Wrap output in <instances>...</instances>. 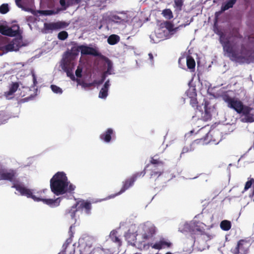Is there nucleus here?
Returning <instances> with one entry per match:
<instances>
[{
	"label": "nucleus",
	"instance_id": "f257e3e1",
	"mask_svg": "<svg viewBox=\"0 0 254 254\" xmlns=\"http://www.w3.org/2000/svg\"><path fill=\"white\" fill-rule=\"evenodd\" d=\"M219 41L221 44L225 55L232 61L237 63H244L246 60L247 50L244 44L241 45L240 49L236 44L232 45L229 40L225 39L223 33L220 35Z\"/></svg>",
	"mask_w": 254,
	"mask_h": 254
},
{
	"label": "nucleus",
	"instance_id": "f03ea898",
	"mask_svg": "<svg viewBox=\"0 0 254 254\" xmlns=\"http://www.w3.org/2000/svg\"><path fill=\"white\" fill-rule=\"evenodd\" d=\"M50 188L55 194L60 195L66 192L74 193L75 186L69 183L64 172H58L50 180Z\"/></svg>",
	"mask_w": 254,
	"mask_h": 254
},
{
	"label": "nucleus",
	"instance_id": "7ed1b4c3",
	"mask_svg": "<svg viewBox=\"0 0 254 254\" xmlns=\"http://www.w3.org/2000/svg\"><path fill=\"white\" fill-rule=\"evenodd\" d=\"M17 172L14 169H2L0 170V180L8 181L12 183L11 188L15 189L20 193L25 190L24 185L19 179H16Z\"/></svg>",
	"mask_w": 254,
	"mask_h": 254
},
{
	"label": "nucleus",
	"instance_id": "20e7f679",
	"mask_svg": "<svg viewBox=\"0 0 254 254\" xmlns=\"http://www.w3.org/2000/svg\"><path fill=\"white\" fill-rule=\"evenodd\" d=\"M93 239L89 236L80 238L78 240V249L80 254H103L102 248H97L92 249Z\"/></svg>",
	"mask_w": 254,
	"mask_h": 254
},
{
	"label": "nucleus",
	"instance_id": "39448f33",
	"mask_svg": "<svg viewBox=\"0 0 254 254\" xmlns=\"http://www.w3.org/2000/svg\"><path fill=\"white\" fill-rule=\"evenodd\" d=\"M149 166V164L147 165L143 171L139 172H136L130 177L126 179L122 182V187L121 190L118 192L109 196L108 198H114L115 196L123 193L129 188L131 187L137 178L144 176L146 174V169Z\"/></svg>",
	"mask_w": 254,
	"mask_h": 254
},
{
	"label": "nucleus",
	"instance_id": "423d86ee",
	"mask_svg": "<svg viewBox=\"0 0 254 254\" xmlns=\"http://www.w3.org/2000/svg\"><path fill=\"white\" fill-rule=\"evenodd\" d=\"M223 100L227 104V106L234 110L237 113L241 114L245 105L240 100L230 97L227 94L222 95Z\"/></svg>",
	"mask_w": 254,
	"mask_h": 254
},
{
	"label": "nucleus",
	"instance_id": "0eeeda50",
	"mask_svg": "<svg viewBox=\"0 0 254 254\" xmlns=\"http://www.w3.org/2000/svg\"><path fill=\"white\" fill-rule=\"evenodd\" d=\"M24 189L26 190H23V192L22 191L20 192V194L21 195L26 196L28 198H31L34 201H42V200H37L39 199L45 198L46 197V195H45V193L46 191H48L47 189H44L40 191H38L35 192V194H33V192L31 190L27 189L25 186L24 187Z\"/></svg>",
	"mask_w": 254,
	"mask_h": 254
},
{
	"label": "nucleus",
	"instance_id": "6e6552de",
	"mask_svg": "<svg viewBox=\"0 0 254 254\" xmlns=\"http://www.w3.org/2000/svg\"><path fill=\"white\" fill-rule=\"evenodd\" d=\"M250 246V240L242 239L238 241L237 246L231 251L233 254H247Z\"/></svg>",
	"mask_w": 254,
	"mask_h": 254
},
{
	"label": "nucleus",
	"instance_id": "1a4fd4ad",
	"mask_svg": "<svg viewBox=\"0 0 254 254\" xmlns=\"http://www.w3.org/2000/svg\"><path fill=\"white\" fill-rule=\"evenodd\" d=\"M22 46V37H16L13 39L8 44L3 46L2 49L5 52L18 51Z\"/></svg>",
	"mask_w": 254,
	"mask_h": 254
},
{
	"label": "nucleus",
	"instance_id": "9d476101",
	"mask_svg": "<svg viewBox=\"0 0 254 254\" xmlns=\"http://www.w3.org/2000/svg\"><path fill=\"white\" fill-rule=\"evenodd\" d=\"M221 140V135L218 131H210L205 135L203 141L205 143L217 144Z\"/></svg>",
	"mask_w": 254,
	"mask_h": 254
},
{
	"label": "nucleus",
	"instance_id": "9b49d317",
	"mask_svg": "<svg viewBox=\"0 0 254 254\" xmlns=\"http://www.w3.org/2000/svg\"><path fill=\"white\" fill-rule=\"evenodd\" d=\"M244 116L242 121L245 123H253L254 122V109L248 106H245L241 114Z\"/></svg>",
	"mask_w": 254,
	"mask_h": 254
},
{
	"label": "nucleus",
	"instance_id": "f8f14e48",
	"mask_svg": "<svg viewBox=\"0 0 254 254\" xmlns=\"http://www.w3.org/2000/svg\"><path fill=\"white\" fill-rule=\"evenodd\" d=\"M75 207H77L79 211L83 212L86 215L91 214L92 206L89 201L84 200H79L76 202Z\"/></svg>",
	"mask_w": 254,
	"mask_h": 254
},
{
	"label": "nucleus",
	"instance_id": "ddd939ff",
	"mask_svg": "<svg viewBox=\"0 0 254 254\" xmlns=\"http://www.w3.org/2000/svg\"><path fill=\"white\" fill-rule=\"evenodd\" d=\"M68 24L65 21H59L56 22L45 23L44 26L46 30L53 31L65 28Z\"/></svg>",
	"mask_w": 254,
	"mask_h": 254
},
{
	"label": "nucleus",
	"instance_id": "4468645a",
	"mask_svg": "<svg viewBox=\"0 0 254 254\" xmlns=\"http://www.w3.org/2000/svg\"><path fill=\"white\" fill-rule=\"evenodd\" d=\"M19 27L16 30H13L11 28L7 26L0 25V33L3 35L8 36L10 37H13L17 35L19 33Z\"/></svg>",
	"mask_w": 254,
	"mask_h": 254
},
{
	"label": "nucleus",
	"instance_id": "2eb2a0df",
	"mask_svg": "<svg viewBox=\"0 0 254 254\" xmlns=\"http://www.w3.org/2000/svg\"><path fill=\"white\" fill-rule=\"evenodd\" d=\"M150 246L152 248L156 250H161L165 248H169L171 246V243L167 241L164 238L161 239L159 241L155 244H151Z\"/></svg>",
	"mask_w": 254,
	"mask_h": 254
},
{
	"label": "nucleus",
	"instance_id": "dca6fc26",
	"mask_svg": "<svg viewBox=\"0 0 254 254\" xmlns=\"http://www.w3.org/2000/svg\"><path fill=\"white\" fill-rule=\"evenodd\" d=\"M81 54L83 55H92L94 56H98L99 54L98 52L94 48L89 47L85 45H80Z\"/></svg>",
	"mask_w": 254,
	"mask_h": 254
},
{
	"label": "nucleus",
	"instance_id": "f3484780",
	"mask_svg": "<svg viewBox=\"0 0 254 254\" xmlns=\"http://www.w3.org/2000/svg\"><path fill=\"white\" fill-rule=\"evenodd\" d=\"M115 135L114 130L111 128H108L105 132L100 135V138L103 141L109 143L111 141L112 136Z\"/></svg>",
	"mask_w": 254,
	"mask_h": 254
},
{
	"label": "nucleus",
	"instance_id": "a211bd4d",
	"mask_svg": "<svg viewBox=\"0 0 254 254\" xmlns=\"http://www.w3.org/2000/svg\"><path fill=\"white\" fill-rule=\"evenodd\" d=\"M209 104L208 101H204V112L201 113V118L204 121H207L211 119V108L208 107Z\"/></svg>",
	"mask_w": 254,
	"mask_h": 254
},
{
	"label": "nucleus",
	"instance_id": "6ab92c4d",
	"mask_svg": "<svg viewBox=\"0 0 254 254\" xmlns=\"http://www.w3.org/2000/svg\"><path fill=\"white\" fill-rule=\"evenodd\" d=\"M38 200H42V201L47 204L49 205L51 207H57L60 205L61 197H58L56 199H52V198H41Z\"/></svg>",
	"mask_w": 254,
	"mask_h": 254
},
{
	"label": "nucleus",
	"instance_id": "aec40b11",
	"mask_svg": "<svg viewBox=\"0 0 254 254\" xmlns=\"http://www.w3.org/2000/svg\"><path fill=\"white\" fill-rule=\"evenodd\" d=\"M163 173V168L156 167V166H153L151 169V172L150 174V178H158Z\"/></svg>",
	"mask_w": 254,
	"mask_h": 254
},
{
	"label": "nucleus",
	"instance_id": "412c9836",
	"mask_svg": "<svg viewBox=\"0 0 254 254\" xmlns=\"http://www.w3.org/2000/svg\"><path fill=\"white\" fill-rule=\"evenodd\" d=\"M201 140H202V139H200V140H198V139L195 140L189 146H184L182 149V152L180 154V156L182 157V156L185 153H187L193 151L194 148L193 147V146L195 143H198V142H199Z\"/></svg>",
	"mask_w": 254,
	"mask_h": 254
},
{
	"label": "nucleus",
	"instance_id": "4be33fe9",
	"mask_svg": "<svg viewBox=\"0 0 254 254\" xmlns=\"http://www.w3.org/2000/svg\"><path fill=\"white\" fill-rule=\"evenodd\" d=\"M63 69L64 71L66 72V75L68 77H69L70 78L72 81L77 80V79H76L72 72V67H71L69 65L67 64L66 63L64 64L63 66Z\"/></svg>",
	"mask_w": 254,
	"mask_h": 254
},
{
	"label": "nucleus",
	"instance_id": "5701e85b",
	"mask_svg": "<svg viewBox=\"0 0 254 254\" xmlns=\"http://www.w3.org/2000/svg\"><path fill=\"white\" fill-rule=\"evenodd\" d=\"M117 231L116 230H113L110 232V238L111 240L116 243L118 246L122 245V241L117 236Z\"/></svg>",
	"mask_w": 254,
	"mask_h": 254
},
{
	"label": "nucleus",
	"instance_id": "b1692460",
	"mask_svg": "<svg viewBox=\"0 0 254 254\" xmlns=\"http://www.w3.org/2000/svg\"><path fill=\"white\" fill-rule=\"evenodd\" d=\"M186 63L188 68L191 71H194L195 66V62L192 57L190 56H187Z\"/></svg>",
	"mask_w": 254,
	"mask_h": 254
},
{
	"label": "nucleus",
	"instance_id": "393cba45",
	"mask_svg": "<svg viewBox=\"0 0 254 254\" xmlns=\"http://www.w3.org/2000/svg\"><path fill=\"white\" fill-rule=\"evenodd\" d=\"M237 0H228L221 7V11H224L230 8H232L236 2Z\"/></svg>",
	"mask_w": 254,
	"mask_h": 254
},
{
	"label": "nucleus",
	"instance_id": "a878e982",
	"mask_svg": "<svg viewBox=\"0 0 254 254\" xmlns=\"http://www.w3.org/2000/svg\"><path fill=\"white\" fill-rule=\"evenodd\" d=\"M120 37L115 34L110 35L107 39V42L109 44L114 45L116 44L120 41Z\"/></svg>",
	"mask_w": 254,
	"mask_h": 254
},
{
	"label": "nucleus",
	"instance_id": "bb28decb",
	"mask_svg": "<svg viewBox=\"0 0 254 254\" xmlns=\"http://www.w3.org/2000/svg\"><path fill=\"white\" fill-rule=\"evenodd\" d=\"M71 45L73 46L71 48V53L74 56L78 55L79 52H81L80 46H77V43L72 42Z\"/></svg>",
	"mask_w": 254,
	"mask_h": 254
},
{
	"label": "nucleus",
	"instance_id": "cd10ccee",
	"mask_svg": "<svg viewBox=\"0 0 254 254\" xmlns=\"http://www.w3.org/2000/svg\"><path fill=\"white\" fill-rule=\"evenodd\" d=\"M220 227L224 231H228L231 228V222L228 220H223L220 223Z\"/></svg>",
	"mask_w": 254,
	"mask_h": 254
},
{
	"label": "nucleus",
	"instance_id": "c85d7f7f",
	"mask_svg": "<svg viewBox=\"0 0 254 254\" xmlns=\"http://www.w3.org/2000/svg\"><path fill=\"white\" fill-rule=\"evenodd\" d=\"M150 164L153 166H156V167L163 168L164 162L158 159L152 158L150 160Z\"/></svg>",
	"mask_w": 254,
	"mask_h": 254
},
{
	"label": "nucleus",
	"instance_id": "c756f323",
	"mask_svg": "<svg viewBox=\"0 0 254 254\" xmlns=\"http://www.w3.org/2000/svg\"><path fill=\"white\" fill-rule=\"evenodd\" d=\"M162 14L164 17L168 19H171L173 17V13L170 9L163 10Z\"/></svg>",
	"mask_w": 254,
	"mask_h": 254
},
{
	"label": "nucleus",
	"instance_id": "7c9ffc66",
	"mask_svg": "<svg viewBox=\"0 0 254 254\" xmlns=\"http://www.w3.org/2000/svg\"><path fill=\"white\" fill-rule=\"evenodd\" d=\"M75 204L72 206L69 210H68V213H69L71 218H74L75 217V213L79 210H77V207H75Z\"/></svg>",
	"mask_w": 254,
	"mask_h": 254
},
{
	"label": "nucleus",
	"instance_id": "2f4dec72",
	"mask_svg": "<svg viewBox=\"0 0 254 254\" xmlns=\"http://www.w3.org/2000/svg\"><path fill=\"white\" fill-rule=\"evenodd\" d=\"M190 104L192 107L195 108L196 109L200 111V110L199 109V108H200V107L198 105V102L196 97L192 98L191 99H190Z\"/></svg>",
	"mask_w": 254,
	"mask_h": 254
},
{
	"label": "nucleus",
	"instance_id": "473e14b6",
	"mask_svg": "<svg viewBox=\"0 0 254 254\" xmlns=\"http://www.w3.org/2000/svg\"><path fill=\"white\" fill-rule=\"evenodd\" d=\"M254 183V179L253 178H251L249 180H248L245 184L244 190L242 191V193H244L248 189H249L251 187L253 184Z\"/></svg>",
	"mask_w": 254,
	"mask_h": 254
},
{
	"label": "nucleus",
	"instance_id": "72a5a7b5",
	"mask_svg": "<svg viewBox=\"0 0 254 254\" xmlns=\"http://www.w3.org/2000/svg\"><path fill=\"white\" fill-rule=\"evenodd\" d=\"M111 20L112 21L115 23H123L124 22V20L120 16L117 15H112L111 17Z\"/></svg>",
	"mask_w": 254,
	"mask_h": 254
},
{
	"label": "nucleus",
	"instance_id": "f704fd0d",
	"mask_svg": "<svg viewBox=\"0 0 254 254\" xmlns=\"http://www.w3.org/2000/svg\"><path fill=\"white\" fill-rule=\"evenodd\" d=\"M108 90L102 87L99 93V97L102 99H105L108 96Z\"/></svg>",
	"mask_w": 254,
	"mask_h": 254
},
{
	"label": "nucleus",
	"instance_id": "c9c22d12",
	"mask_svg": "<svg viewBox=\"0 0 254 254\" xmlns=\"http://www.w3.org/2000/svg\"><path fill=\"white\" fill-rule=\"evenodd\" d=\"M19 87V84L18 82H12V83L10 84L9 86V89L12 91L13 93H15Z\"/></svg>",
	"mask_w": 254,
	"mask_h": 254
},
{
	"label": "nucleus",
	"instance_id": "e433bc0d",
	"mask_svg": "<svg viewBox=\"0 0 254 254\" xmlns=\"http://www.w3.org/2000/svg\"><path fill=\"white\" fill-rule=\"evenodd\" d=\"M68 35L66 31H63L59 33L58 38L61 40H64L67 38Z\"/></svg>",
	"mask_w": 254,
	"mask_h": 254
},
{
	"label": "nucleus",
	"instance_id": "4c0bfd02",
	"mask_svg": "<svg viewBox=\"0 0 254 254\" xmlns=\"http://www.w3.org/2000/svg\"><path fill=\"white\" fill-rule=\"evenodd\" d=\"M187 94L188 96L191 99L192 98H194L196 97V89L195 88H193L191 89H190L187 91Z\"/></svg>",
	"mask_w": 254,
	"mask_h": 254
},
{
	"label": "nucleus",
	"instance_id": "58836bf2",
	"mask_svg": "<svg viewBox=\"0 0 254 254\" xmlns=\"http://www.w3.org/2000/svg\"><path fill=\"white\" fill-rule=\"evenodd\" d=\"M9 11L8 5L7 4H2L0 6V13L5 14Z\"/></svg>",
	"mask_w": 254,
	"mask_h": 254
},
{
	"label": "nucleus",
	"instance_id": "ea45409f",
	"mask_svg": "<svg viewBox=\"0 0 254 254\" xmlns=\"http://www.w3.org/2000/svg\"><path fill=\"white\" fill-rule=\"evenodd\" d=\"M51 88L52 90L55 93L62 94L63 92L62 89L60 87L56 85H51Z\"/></svg>",
	"mask_w": 254,
	"mask_h": 254
},
{
	"label": "nucleus",
	"instance_id": "a19ab883",
	"mask_svg": "<svg viewBox=\"0 0 254 254\" xmlns=\"http://www.w3.org/2000/svg\"><path fill=\"white\" fill-rule=\"evenodd\" d=\"M175 7H176L179 10H181L184 4V0H174Z\"/></svg>",
	"mask_w": 254,
	"mask_h": 254
},
{
	"label": "nucleus",
	"instance_id": "79ce46f5",
	"mask_svg": "<svg viewBox=\"0 0 254 254\" xmlns=\"http://www.w3.org/2000/svg\"><path fill=\"white\" fill-rule=\"evenodd\" d=\"M14 94V93L9 89L8 91L4 92L3 95L6 99L10 100L13 98Z\"/></svg>",
	"mask_w": 254,
	"mask_h": 254
},
{
	"label": "nucleus",
	"instance_id": "37998d69",
	"mask_svg": "<svg viewBox=\"0 0 254 254\" xmlns=\"http://www.w3.org/2000/svg\"><path fill=\"white\" fill-rule=\"evenodd\" d=\"M106 63L107 65V70L106 71V73L110 74L111 73V71L113 67V64L112 62L108 59H107V60H106Z\"/></svg>",
	"mask_w": 254,
	"mask_h": 254
},
{
	"label": "nucleus",
	"instance_id": "c03bdc74",
	"mask_svg": "<svg viewBox=\"0 0 254 254\" xmlns=\"http://www.w3.org/2000/svg\"><path fill=\"white\" fill-rule=\"evenodd\" d=\"M39 13L45 15H51L56 13V12L53 10H41L39 11Z\"/></svg>",
	"mask_w": 254,
	"mask_h": 254
},
{
	"label": "nucleus",
	"instance_id": "a18cd8bd",
	"mask_svg": "<svg viewBox=\"0 0 254 254\" xmlns=\"http://www.w3.org/2000/svg\"><path fill=\"white\" fill-rule=\"evenodd\" d=\"M165 27L170 32L174 30V25L170 21H167L165 23Z\"/></svg>",
	"mask_w": 254,
	"mask_h": 254
},
{
	"label": "nucleus",
	"instance_id": "49530a36",
	"mask_svg": "<svg viewBox=\"0 0 254 254\" xmlns=\"http://www.w3.org/2000/svg\"><path fill=\"white\" fill-rule=\"evenodd\" d=\"M96 83H97V82L96 80H94V82H93L92 83H89L83 82L81 83V85L82 87H83L84 88H87V87H90L92 86H94L95 84Z\"/></svg>",
	"mask_w": 254,
	"mask_h": 254
},
{
	"label": "nucleus",
	"instance_id": "de8ad7c7",
	"mask_svg": "<svg viewBox=\"0 0 254 254\" xmlns=\"http://www.w3.org/2000/svg\"><path fill=\"white\" fill-rule=\"evenodd\" d=\"M72 242V238L69 237V238L67 239L65 242L63 246V251H65L66 249L67 248L68 245L70 244Z\"/></svg>",
	"mask_w": 254,
	"mask_h": 254
},
{
	"label": "nucleus",
	"instance_id": "09e8293b",
	"mask_svg": "<svg viewBox=\"0 0 254 254\" xmlns=\"http://www.w3.org/2000/svg\"><path fill=\"white\" fill-rule=\"evenodd\" d=\"M82 68L78 66L75 71V75L77 77L80 78L82 76Z\"/></svg>",
	"mask_w": 254,
	"mask_h": 254
},
{
	"label": "nucleus",
	"instance_id": "8fccbe9b",
	"mask_svg": "<svg viewBox=\"0 0 254 254\" xmlns=\"http://www.w3.org/2000/svg\"><path fill=\"white\" fill-rule=\"evenodd\" d=\"M147 234H150L151 236H152V237L153 236V235L155 234L156 231H155V229L154 227H149L148 230H147Z\"/></svg>",
	"mask_w": 254,
	"mask_h": 254
},
{
	"label": "nucleus",
	"instance_id": "3c124183",
	"mask_svg": "<svg viewBox=\"0 0 254 254\" xmlns=\"http://www.w3.org/2000/svg\"><path fill=\"white\" fill-rule=\"evenodd\" d=\"M21 0H15V3L16 5L19 7L22 8V9L25 10V11H28V9L24 7L20 3Z\"/></svg>",
	"mask_w": 254,
	"mask_h": 254
},
{
	"label": "nucleus",
	"instance_id": "603ef678",
	"mask_svg": "<svg viewBox=\"0 0 254 254\" xmlns=\"http://www.w3.org/2000/svg\"><path fill=\"white\" fill-rule=\"evenodd\" d=\"M110 86V80H109V79H108L104 83L103 87L109 90Z\"/></svg>",
	"mask_w": 254,
	"mask_h": 254
},
{
	"label": "nucleus",
	"instance_id": "864d4df0",
	"mask_svg": "<svg viewBox=\"0 0 254 254\" xmlns=\"http://www.w3.org/2000/svg\"><path fill=\"white\" fill-rule=\"evenodd\" d=\"M74 225H71V226H70V228H69V231H68V233H69V236H70V237H70V238H72V237H73V234H74V233L72 232V228H74Z\"/></svg>",
	"mask_w": 254,
	"mask_h": 254
},
{
	"label": "nucleus",
	"instance_id": "5fc2aeb1",
	"mask_svg": "<svg viewBox=\"0 0 254 254\" xmlns=\"http://www.w3.org/2000/svg\"><path fill=\"white\" fill-rule=\"evenodd\" d=\"M182 62H183V64H185V59L184 57H181V58H180L179 59V61H178V63H179L180 67L181 68H183V67L181 66V63H182Z\"/></svg>",
	"mask_w": 254,
	"mask_h": 254
},
{
	"label": "nucleus",
	"instance_id": "6e6d98bb",
	"mask_svg": "<svg viewBox=\"0 0 254 254\" xmlns=\"http://www.w3.org/2000/svg\"><path fill=\"white\" fill-rule=\"evenodd\" d=\"M105 79H106V75H105V73H104L102 75L101 80L98 83L97 82L96 84H102L105 81Z\"/></svg>",
	"mask_w": 254,
	"mask_h": 254
},
{
	"label": "nucleus",
	"instance_id": "4d7b16f0",
	"mask_svg": "<svg viewBox=\"0 0 254 254\" xmlns=\"http://www.w3.org/2000/svg\"><path fill=\"white\" fill-rule=\"evenodd\" d=\"M65 0H60V3L62 7H64V9H65L67 7L66 6Z\"/></svg>",
	"mask_w": 254,
	"mask_h": 254
},
{
	"label": "nucleus",
	"instance_id": "13d9d810",
	"mask_svg": "<svg viewBox=\"0 0 254 254\" xmlns=\"http://www.w3.org/2000/svg\"><path fill=\"white\" fill-rule=\"evenodd\" d=\"M151 237H152V236L147 233L143 235V238L145 240H148Z\"/></svg>",
	"mask_w": 254,
	"mask_h": 254
},
{
	"label": "nucleus",
	"instance_id": "bf43d9fd",
	"mask_svg": "<svg viewBox=\"0 0 254 254\" xmlns=\"http://www.w3.org/2000/svg\"><path fill=\"white\" fill-rule=\"evenodd\" d=\"M103 249V250H104V253H103V254H111V253H109V252H110V251H109V250H105V249Z\"/></svg>",
	"mask_w": 254,
	"mask_h": 254
},
{
	"label": "nucleus",
	"instance_id": "052dcab7",
	"mask_svg": "<svg viewBox=\"0 0 254 254\" xmlns=\"http://www.w3.org/2000/svg\"><path fill=\"white\" fill-rule=\"evenodd\" d=\"M33 79L34 84V85H35L36 83H37V81H36V77L34 74H33Z\"/></svg>",
	"mask_w": 254,
	"mask_h": 254
},
{
	"label": "nucleus",
	"instance_id": "680f3d73",
	"mask_svg": "<svg viewBox=\"0 0 254 254\" xmlns=\"http://www.w3.org/2000/svg\"><path fill=\"white\" fill-rule=\"evenodd\" d=\"M149 55V57L150 59L151 60H152V59H153V57L152 54H151V53H150V54H149V55Z\"/></svg>",
	"mask_w": 254,
	"mask_h": 254
},
{
	"label": "nucleus",
	"instance_id": "e2e57ef3",
	"mask_svg": "<svg viewBox=\"0 0 254 254\" xmlns=\"http://www.w3.org/2000/svg\"><path fill=\"white\" fill-rule=\"evenodd\" d=\"M58 254H65V251H62L61 252L59 253Z\"/></svg>",
	"mask_w": 254,
	"mask_h": 254
},
{
	"label": "nucleus",
	"instance_id": "0e129e2a",
	"mask_svg": "<svg viewBox=\"0 0 254 254\" xmlns=\"http://www.w3.org/2000/svg\"><path fill=\"white\" fill-rule=\"evenodd\" d=\"M75 0L77 3H78L81 1V0Z\"/></svg>",
	"mask_w": 254,
	"mask_h": 254
},
{
	"label": "nucleus",
	"instance_id": "69168bd1",
	"mask_svg": "<svg viewBox=\"0 0 254 254\" xmlns=\"http://www.w3.org/2000/svg\"><path fill=\"white\" fill-rule=\"evenodd\" d=\"M184 64H182V63H181V66L183 67V68H184V66H185Z\"/></svg>",
	"mask_w": 254,
	"mask_h": 254
},
{
	"label": "nucleus",
	"instance_id": "338daca9",
	"mask_svg": "<svg viewBox=\"0 0 254 254\" xmlns=\"http://www.w3.org/2000/svg\"><path fill=\"white\" fill-rule=\"evenodd\" d=\"M166 254H171V253H170V252H168V253H167Z\"/></svg>",
	"mask_w": 254,
	"mask_h": 254
}]
</instances>
